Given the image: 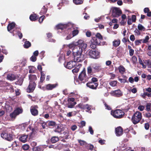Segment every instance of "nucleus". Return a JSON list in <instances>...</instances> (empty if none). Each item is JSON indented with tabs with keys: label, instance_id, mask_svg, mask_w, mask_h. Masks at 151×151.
<instances>
[{
	"label": "nucleus",
	"instance_id": "nucleus-41",
	"mask_svg": "<svg viewBox=\"0 0 151 151\" xmlns=\"http://www.w3.org/2000/svg\"><path fill=\"white\" fill-rule=\"evenodd\" d=\"M76 104V102H73L71 103H69L67 105V107L70 108H73Z\"/></svg>",
	"mask_w": 151,
	"mask_h": 151
},
{
	"label": "nucleus",
	"instance_id": "nucleus-62",
	"mask_svg": "<svg viewBox=\"0 0 151 151\" xmlns=\"http://www.w3.org/2000/svg\"><path fill=\"white\" fill-rule=\"evenodd\" d=\"M86 109H87V111H88L90 110L91 109V106L88 104H86Z\"/></svg>",
	"mask_w": 151,
	"mask_h": 151
},
{
	"label": "nucleus",
	"instance_id": "nucleus-27",
	"mask_svg": "<svg viewBox=\"0 0 151 151\" xmlns=\"http://www.w3.org/2000/svg\"><path fill=\"white\" fill-rule=\"evenodd\" d=\"M14 111L17 116L22 112L23 110L22 109L18 107L15 109Z\"/></svg>",
	"mask_w": 151,
	"mask_h": 151
},
{
	"label": "nucleus",
	"instance_id": "nucleus-58",
	"mask_svg": "<svg viewBox=\"0 0 151 151\" xmlns=\"http://www.w3.org/2000/svg\"><path fill=\"white\" fill-rule=\"evenodd\" d=\"M44 17L45 16L44 15L40 17L39 19V22L40 23H41L42 22Z\"/></svg>",
	"mask_w": 151,
	"mask_h": 151
},
{
	"label": "nucleus",
	"instance_id": "nucleus-54",
	"mask_svg": "<svg viewBox=\"0 0 151 151\" xmlns=\"http://www.w3.org/2000/svg\"><path fill=\"white\" fill-rule=\"evenodd\" d=\"M91 81V82L93 83H98L97 81H98V80L97 78L95 77H93L92 78Z\"/></svg>",
	"mask_w": 151,
	"mask_h": 151
},
{
	"label": "nucleus",
	"instance_id": "nucleus-53",
	"mask_svg": "<svg viewBox=\"0 0 151 151\" xmlns=\"http://www.w3.org/2000/svg\"><path fill=\"white\" fill-rule=\"evenodd\" d=\"M30 60L32 62H35L37 60L36 57L34 55H32L31 56V57L30 58Z\"/></svg>",
	"mask_w": 151,
	"mask_h": 151
},
{
	"label": "nucleus",
	"instance_id": "nucleus-21",
	"mask_svg": "<svg viewBox=\"0 0 151 151\" xmlns=\"http://www.w3.org/2000/svg\"><path fill=\"white\" fill-rule=\"evenodd\" d=\"M7 78L8 80L13 81L15 80L17 78V76L12 74L9 73L7 75Z\"/></svg>",
	"mask_w": 151,
	"mask_h": 151
},
{
	"label": "nucleus",
	"instance_id": "nucleus-49",
	"mask_svg": "<svg viewBox=\"0 0 151 151\" xmlns=\"http://www.w3.org/2000/svg\"><path fill=\"white\" fill-rule=\"evenodd\" d=\"M12 146L13 147H19V143L17 142L16 141H15L13 142L12 145Z\"/></svg>",
	"mask_w": 151,
	"mask_h": 151
},
{
	"label": "nucleus",
	"instance_id": "nucleus-46",
	"mask_svg": "<svg viewBox=\"0 0 151 151\" xmlns=\"http://www.w3.org/2000/svg\"><path fill=\"white\" fill-rule=\"evenodd\" d=\"M138 29L139 30H145V28L142 24H139L138 25Z\"/></svg>",
	"mask_w": 151,
	"mask_h": 151
},
{
	"label": "nucleus",
	"instance_id": "nucleus-10",
	"mask_svg": "<svg viewBox=\"0 0 151 151\" xmlns=\"http://www.w3.org/2000/svg\"><path fill=\"white\" fill-rule=\"evenodd\" d=\"M15 23L14 22H12L9 23L7 27V30L8 31L10 32L12 34L13 36H14L15 35V34L14 32V30H13L12 32H11L10 31H11L12 29H13L15 27Z\"/></svg>",
	"mask_w": 151,
	"mask_h": 151
},
{
	"label": "nucleus",
	"instance_id": "nucleus-36",
	"mask_svg": "<svg viewBox=\"0 0 151 151\" xmlns=\"http://www.w3.org/2000/svg\"><path fill=\"white\" fill-rule=\"evenodd\" d=\"M73 3L76 5L82 4L83 2V0H73Z\"/></svg>",
	"mask_w": 151,
	"mask_h": 151
},
{
	"label": "nucleus",
	"instance_id": "nucleus-20",
	"mask_svg": "<svg viewBox=\"0 0 151 151\" xmlns=\"http://www.w3.org/2000/svg\"><path fill=\"white\" fill-rule=\"evenodd\" d=\"M47 126L49 128H53L57 125L56 123L53 121H49L47 122Z\"/></svg>",
	"mask_w": 151,
	"mask_h": 151
},
{
	"label": "nucleus",
	"instance_id": "nucleus-19",
	"mask_svg": "<svg viewBox=\"0 0 151 151\" xmlns=\"http://www.w3.org/2000/svg\"><path fill=\"white\" fill-rule=\"evenodd\" d=\"M68 47L69 49H71L73 53L74 52V50L76 49V50H78V48H80L78 46L74 45L73 44H69L68 45Z\"/></svg>",
	"mask_w": 151,
	"mask_h": 151
},
{
	"label": "nucleus",
	"instance_id": "nucleus-33",
	"mask_svg": "<svg viewBox=\"0 0 151 151\" xmlns=\"http://www.w3.org/2000/svg\"><path fill=\"white\" fill-rule=\"evenodd\" d=\"M87 70L88 74H93L94 73L93 72V68L91 66H88L87 68Z\"/></svg>",
	"mask_w": 151,
	"mask_h": 151
},
{
	"label": "nucleus",
	"instance_id": "nucleus-13",
	"mask_svg": "<svg viewBox=\"0 0 151 151\" xmlns=\"http://www.w3.org/2000/svg\"><path fill=\"white\" fill-rule=\"evenodd\" d=\"M92 68H93V72L94 73L101 72L102 71L103 69L101 66L96 65H93L92 66Z\"/></svg>",
	"mask_w": 151,
	"mask_h": 151
},
{
	"label": "nucleus",
	"instance_id": "nucleus-44",
	"mask_svg": "<svg viewBox=\"0 0 151 151\" xmlns=\"http://www.w3.org/2000/svg\"><path fill=\"white\" fill-rule=\"evenodd\" d=\"M17 115L15 114V113L13 111L12 113H11L9 114L10 117L12 119H15Z\"/></svg>",
	"mask_w": 151,
	"mask_h": 151
},
{
	"label": "nucleus",
	"instance_id": "nucleus-35",
	"mask_svg": "<svg viewBox=\"0 0 151 151\" xmlns=\"http://www.w3.org/2000/svg\"><path fill=\"white\" fill-rule=\"evenodd\" d=\"M41 76L40 78V82L41 83H42L45 80V75L42 71L41 72Z\"/></svg>",
	"mask_w": 151,
	"mask_h": 151
},
{
	"label": "nucleus",
	"instance_id": "nucleus-11",
	"mask_svg": "<svg viewBox=\"0 0 151 151\" xmlns=\"http://www.w3.org/2000/svg\"><path fill=\"white\" fill-rule=\"evenodd\" d=\"M86 85L87 87L89 88L94 90L96 89L98 85V83H93L91 82H88L87 83Z\"/></svg>",
	"mask_w": 151,
	"mask_h": 151
},
{
	"label": "nucleus",
	"instance_id": "nucleus-47",
	"mask_svg": "<svg viewBox=\"0 0 151 151\" xmlns=\"http://www.w3.org/2000/svg\"><path fill=\"white\" fill-rule=\"evenodd\" d=\"M131 60L134 64H135L137 62V58L135 56H133Z\"/></svg>",
	"mask_w": 151,
	"mask_h": 151
},
{
	"label": "nucleus",
	"instance_id": "nucleus-61",
	"mask_svg": "<svg viewBox=\"0 0 151 151\" xmlns=\"http://www.w3.org/2000/svg\"><path fill=\"white\" fill-rule=\"evenodd\" d=\"M30 145L33 148L35 147L37 145V143L35 142H32L31 143Z\"/></svg>",
	"mask_w": 151,
	"mask_h": 151
},
{
	"label": "nucleus",
	"instance_id": "nucleus-16",
	"mask_svg": "<svg viewBox=\"0 0 151 151\" xmlns=\"http://www.w3.org/2000/svg\"><path fill=\"white\" fill-rule=\"evenodd\" d=\"M113 95L115 96L119 97L122 96V92L119 89L113 91L112 93Z\"/></svg>",
	"mask_w": 151,
	"mask_h": 151
},
{
	"label": "nucleus",
	"instance_id": "nucleus-3",
	"mask_svg": "<svg viewBox=\"0 0 151 151\" xmlns=\"http://www.w3.org/2000/svg\"><path fill=\"white\" fill-rule=\"evenodd\" d=\"M142 117V113L139 111H136L133 115L131 119V121L134 125L140 122Z\"/></svg>",
	"mask_w": 151,
	"mask_h": 151
},
{
	"label": "nucleus",
	"instance_id": "nucleus-1",
	"mask_svg": "<svg viewBox=\"0 0 151 151\" xmlns=\"http://www.w3.org/2000/svg\"><path fill=\"white\" fill-rule=\"evenodd\" d=\"M103 37L99 33H97L96 35V37H92V39L90 42V47L92 49L96 48V46L99 44L100 40H102Z\"/></svg>",
	"mask_w": 151,
	"mask_h": 151
},
{
	"label": "nucleus",
	"instance_id": "nucleus-25",
	"mask_svg": "<svg viewBox=\"0 0 151 151\" xmlns=\"http://www.w3.org/2000/svg\"><path fill=\"white\" fill-rule=\"evenodd\" d=\"M120 40L119 39L115 40L112 42L113 46L116 47H117L120 45Z\"/></svg>",
	"mask_w": 151,
	"mask_h": 151
},
{
	"label": "nucleus",
	"instance_id": "nucleus-39",
	"mask_svg": "<svg viewBox=\"0 0 151 151\" xmlns=\"http://www.w3.org/2000/svg\"><path fill=\"white\" fill-rule=\"evenodd\" d=\"M29 129L32 130V132L30 133V136H31V135H32V134H33L35 133V129H34L33 128H32V127L31 126H29V127H28L27 130V131H28V130Z\"/></svg>",
	"mask_w": 151,
	"mask_h": 151
},
{
	"label": "nucleus",
	"instance_id": "nucleus-32",
	"mask_svg": "<svg viewBox=\"0 0 151 151\" xmlns=\"http://www.w3.org/2000/svg\"><path fill=\"white\" fill-rule=\"evenodd\" d=\"M31 46V43L29 41H26L25 42L24 45V47L25 48H28Z\"/></svg>",
	"mask_w": 151,
	"mask_h": 151
},
{
	"label": "nucleus",
	"instance_id": "nucleus-2",
	"mask_svg": "<svg viewBox=\"0 0 151 151\" xmlns=\"http://www.w3.org/2000/svg\"><path fill=\"white\" fill-rule=\"evenodd\" d=\"M78 50L76 49L73 53L74 56V62H80L84 60V56L82 54V49L78 48Z\"/></svg>",
	"mask_w": 151,
	"mask_h": 151
},
{
	"label": "nucleus",
	"instance_id": "nucleus-24",
	"mask_svg": "<svg viewBox=\"0 0 151 151\" xmlns=\"http://www.w3.org/2000/svg\"><path fill=\"white\" fill-rule=\"evenodd\" d=\"M119 72L121 74H123L126 71L125 68L122 65H120L118 68Z\"/></svg>",
	"mask_w": 151,
	"mask_h": 151
},
{
	"label": "nucleus",
	"instance_id": "nucleus-17",
	"mask_svg": "<svg viewBox=\"0 0 151 151\" xmlns=\"http://www.w3.org/2000/svg\"><path fill=\"white\" fill-rule=\"evenodd\" d=\"M45 146L44 145H39L32 148L33 151H43L45 148Z\"/></svg>",
	"mask_w": 151,
	"mask_h": 151
},
{
	"label": "nucleus",
	"instance_id": "nucleus-45",
	"mask_svg": "<svg viewBox=\"0 0 151 151\" xmlns=\"http://www.w3.org/2000/svg\"><path fill=\"white\" fill-rule=\"evenodd\" d=\"M29 146L27 144H24L22 146L23 149L25 150H29Z\"/></svg>",
	"mask_w": 151,
	"mask_h": 151
},
{
	"label": "nucleus",
	"instance_id": "nucleus-5",
	"mask_svg": "<svg viewBox=\"0 0 151 151\" xmlns=\"http://www.w3.org/2000/svg\"><path fill=\"white\" fill-rule=\"evenodd\" d=\"M90 78L89 77H88L86 76L85 69H83L81 72L78 77L79 79L83 83L88 81Z\"/></svg>",
	"mask_w": 151,
	"mask_h": 151
},
{
	"label": "nucleus",
	"instance_id": "nucleus-6",
	"mask_svg": "<svg viewBox=\"0 0 151 151\" xmlns=\"http://www.w3.org/2000/svg\"><path fill=\"white\" fill-rule=\"evenodd\" d=\"M90 50L88 52L90 57L94 59H97L100 57V52L95 50V48L92 49Z\"/></svg>",
	"mask_w": 151,
	"mask_h": 151
},
{
	"label": "nucleus",
	"instance_id": "nucleus-28",
	"mask_svg": "<svg viewBox=\"0 0 151 151\" xmlns=\"http://www.w3.org/2000/svg\"><path fill=\"white\" fill-rule=\"evenodd\" d=\"M38 18V17H37V14H31L29 17V19L32 21H35Z\"/></svg>",
	"mask_w": 151,
	"mask_h": 151
},
{
	"label": "nucleus",
	"instance_id": "nucleus-43",
	"mask_svg": "<svg viewBox=\"0 0 151 151\" xmlns=\"http://www.w3.org/2000/svg\"><path fill=\"white\" fill-rule=\"evenodd\" d=\"M146 110L148 111H151V103H148L147 104L146 106Z\"/></svg>",
	"mask_w": 151,
	"mask_h": 151
},
{
	"label": "nucleus",
	"instance_id": "nucleus-51",
	"mask_svg": "<svg viewBox=\"0 0 151 151\" xmlns=\"http://www.w3.org/2000/svg\"><path fill=\"white\" fill-rule=\"evenodd\" d=\"M149 37V36L147 35L145 37V39L143 40V43H147L148 41Z\"/></svg>",
	"mask_w": 151,
	"mask_h": 151
},
{
	"label": "nucleus",
	"instance_id": "nucleus-37",
	"mask_svg": "<svg viewBox=\"0 0 151 151\" xmlns=\"http://www.w3.org/2000/svg\"><path fill=\"white\" fill-rule=\"evenodd\" d=\"M87 44L84 42L80 46H78V47L82 48V50L83 49L86 50V49L87 48Z\"/></svg>",
	"mask_w": 151,
	"mask_h": 151
},
{
	"label": "nucleus",
	"instance_id": "nucleus-56",
	"mask_svg": "<svg viewBox=\"0 0 151 151\" xmlns=\"http://www.w3.org/2000/svg\"><path fill=\"white\" fill-rule=\"evenodd\" d=\"M78 142L80 143V144L81 146H83V145H84L85 144V143H86L85 141L81 140H79L78 139Z\"/></svg>",
	"mask_w": 151,
	"mask_h": 151
},
{
	"label": "nucleus",
	"instance_id": "nucleus-7",
	"mask_svg": "<svg viewBox=\"0 0 151 151\" xmlns=\"http://www.w3.org/2000/svg\"><path fill=\"white\" fill-rule=\"evenodd\" d=\"M1 136L3 139L8 141H11L13 139L12 135L5 131L3 132L1 134Z\"/></svg>",
	"mask_w": 151,
	"mask_h": 151
},
{
	"label": "nucleus",
	"instance_id": "nucleus-23",
	"mask_svg": "<svg viewBox=\"0 0 151 151\" xmlns=\"http://www.w3.org/2000/svg\"><path fill=\"white\" fill-rule=\"evenodd\" d=\"M28 137V135L24 134L21 136L19 139L21 141L24 143L27 141Z\"/></svg>",
	"mask_w": 151,
	"mask_h": 151
},
{
	"label": "nucleus",
	"instance_id": "nucleus-59",
	"mask_svg": "<svg viewBox=\"0 0 151 151\" xmlns=\"http://www.w3.org/2000/svg\"><path fill=\"white\" fill-rule=\"evenodd\" d=\"M88 131L92 135L93 134L94 132L91 126H89Z\"/></svg>",
	"mask_w": 151,
	"mask_h": 151
},
{
	"label": "nucleus",
	"instance_id": "nucleus-60",
	"mask_svg": "<svg viewBox=\"0 0 151 151\" xmlns=\"http://www.w3.org/2000/svg\"><path fill=\"white\" fill-rule=\"evenodd\" d=\"M86 35L88 37H90L91 36V32L90 31H87L86 32Z\"/></svg>",
	"mask_w": 151,
	"mask_h": 151
},
{
	"label": "nucleus",
	"instance_id": "nucleus-40",
	"mask_svg": "<svg viewBox=\"0 0 151 151\" xmlns=\"http://www.w3.org/2000/svg\"><path fill=\"white\" fill-rule=\"evenodd\" d=\"M117 82L116 81H111L109 83V84L111 86L114 87L116 86Z\"/></svg>",
	"mask_w": 151,
	"mask_h": 151
},
{
	"label": "nucleus",
	"instance_id": "nucleus-57",
	"mask_svg": "<svg viewBox=\"0 0 151 151\" xmlns=\"http://www.w3.org/2000/svg\"><path fill=\"white\" fill-rule=\"evenodd\" d=\"M139 62L140 64L141 65H142V66L144 68H145L146 66L144 67L145 65L144 64L143 62L142 61V59L140 58H139Z\"/></svg>",
	"mask_w": 151,
	"mask_h": 151
},
{
	"label": "nucleus",
	"instance_id": "nucleus-26",
	"mask_svg": "<svg viewBox=\"0 0 151 151\" xmlns=\"http://www.w3.org/2000/svg\"><path fill=\"white\" fill-rule=\"evenodd\" d=\"M29 79L30 80L29 81L35 82V81L37 80V77L36 75L30 74L29 76Z\"/></svg>",
	"mask_w": 151,
	"mask_h": 151
},
{
	"label": "nucleus",
	"instance_id": "nucleus-42",
	"mask_svg": "<svg viewBox=\"0 0 151 151\" xmlns=\"http://www.w3.org/2000/svg\"><path fill=\"white\" fill-rule=\"evenodd\" d=\"M62 128H61V127L58 126L55 129L54 132L58 133H60L62 131Z\"/></svg>",
	"mask_w": 151,
	"mask_h": 151
},
{
	"label": "nucleus",
	"instance_id": "nucleus-52",
	"mask_svg": "<svg viewBox=\"0 0 151 151\" xmlns=\"http://www.w3.org/2000/svg\"><path fill=\"white\" fill-rule=\"evenodd\" d=\"M17 34L18 35L20 39H21L23 36L22 33L19 30L17 31Z\"/></svg>",
	"mask_w": 151,
	"mask_h": 151
},
{
	"label": "nucleus",
	"instance_id": "nucleus-29",
	"mask_svg": "<svg viewBox=\"0 0 151 151\" xmlns=\"http://www.w3.org/2000/svg\"><path fill=\"white\" fill-rule=\"evenodd\" d=\"M59 140L58 137L53 136L51 139L50 141L52 143H54L58 142Z\"/></svg>",
	"mask_w": 151,
	"mask_h": 151
},
{
	"label": "nucleus",
	"instance_id": "nucleus-14",
	"mask_svg": "<svg viewBox=\"0 0 151 151\" xmlns=\"http://www.w3.org/2000/svg\"><path fill=\"white\" fill-rule=\"evenodd\" d=\"M58 85L57 83L54 84H48L46 86V89L47 90H51L55 88Z\"/></svg>",
	"mask_w": 151,
	"mask_h": 151
},
{
	"label": "nucleus",
	"instance_id": "nucleus-15",
	"mask_svg": "<svg viewBox=\"0 0 151 151\" xmlns=\"http://www.w3.org/2000/svg\"><path fill=\"white\" fill-rule=\"evenodd\" d=\"M115 132L117 136H120L123 133V129L121 127H118L115 129Z\"/></svg>",
	"mask_w": 151,
	"mask_h": 151
},
{
	"label": "nucleus",
	"instance_id": "nucleus-50",
	"mask_svg": "<svg viewBox=\"0 0 151 151\" xmlns=\"http://www.w3.org/2000/svg\"><path fill=\"white\" fill-rule=\"evenodd\" d=\"M142 40H136L135 41V45H139L141 43V42L142 41Z\"/></svg>",
	"mask_w": 151,
	"mask_h": 151
},
{
	"label": "nucleus",
	"instance_id": "nucleus-55",
	"mask_svg": "<svg viewBox=\"0 0 151 151\" xmlns=\"http://www.w3.org/2000/svg\"><path fill=\"white\" fill-rule=\"evenodd\" d=\"M41 124H42V128L43 129H45L46 126H48L47 122H43L41 123Z\"/></svg>",
	"mask_w": 151,
	"mask_h": 151
},
{
	"label": "nucleus",
	"instance_id": "nucleus-30",
	"mask_svg": "<svg viewBox=\"0 0 151 151\" xmlns=\"http://www.w3.org/2000/svg\"><path fill=\"white\" fill-rule=\"evenodd\" d=\"M47 10V8L45 6H44L42 8L40 12L41 14H45Z\"/></svg>",
	"mask_w": 151,
	"mask_h": 151
},
{
	"label": "nucleus",
	"instance_id": "nucleus-9",
	"mask_svg": "<svg viewBox=\"0 0 151 151\" xmlns=\"http://www.w3.org/2000/svg\"><path fill=\"white\" fill-rule=\"evenodd\" d=\"M36 86V84L35 82L29 81L28 86L27 88V91L28 93L32 92Z\"/></svg>",
	"mask_w": 151,
	"mask_h": 151
},
{
	"label": "nucleus",
	"instance_id": "nucleus-38",
	"mask_svg": "<svg viewBox=\"0 0 151 151\" xmlns=\"http://www.w3.org/2000/svg\"><path fill=\"white\" fill-rule=\"evenodd\" d=\"M77 106L81 109H86V104L84 105L80 103Z\"/></svg>",
	"mask_w": 151,
	"mask_h": 151
},
{
	"label": "nucleus",
	"instance_id": "nucleus-22",
	"mask_svg": "<svg viewBox=\"0 0 151 151\" xmlns=\"http://www.w3.org/2000/svg\"><path fill=\"white\" fill-rule=\"evenodd\" d=\"M68 26L67 24H59L56 26V29H60L62 30L65 29H66Z\"/></svg>",
	"mask_w": 151,
	"mask_h": 151
},
{
	"label": "nucleus",
	"instance_id": "nucleus-34",
	"mask_svg": "<svg viewBox=\"0 0 151 151\" xmlns=\"http://www.w3.org/2000/svg\"><path fill=\"white\" fill-rule=\"evenodd\" d=\"M77 113L76 111H72L68 113L66 115V116L68 117H70L72 116L75 115Z\"/></svg>",
	"mask_w": 151,
	"mask_h": 151
},
{
	"label": "nucleus",
	"instance_id": "nucleus-18",
	"mask_svg": "<svg viewBox=\"0 0 151 151\" xmlns=\"http://www.w3.org/2000/svg\"><path fill=\"white\" fill-rule=\"evenodd\" d=\"M73 61H70L68 62L66 65H65V64H64V65L66 68L71 69L75 66V65L73 64Z\"/></svg>",
	"mask_w": 151,
	"mask_h": 151
},
{
	"label": "nucleus",
	"instance_id": "nucleus-64",
	"mask_svg": "<svg viewBox=\"0 0 151 151\" xmlns=\"http://www.w3.org/2000/svg\"><path fill=\"white\" fill-rule=\"evenodd\" d=\"M126 21H125V19H122L120 22V24L121 25L124 26L126 24Z\"/></svg>",
	"mask_w": 151,
	"mask_h": 151
},
{
	"label": "nucleus",
	"instance_id": "nucleus-31",
	"mask_svg": "<svg viewBox=\"0 0 151 151\" xmlns=\"http://www.w3.org/2000/svg\"><path fill=\"white\" fill-rule=\"evenodd\" d=\"M9 83L5 81H0V87L7 86Z\"/></svg>",
	"mask_w": 151,
	"mask_h": 151
},
{
	"label": "nucleus",
	"instance_id": "nucleus-12",
	"mask_svg": "<svg viewBox=\"0 0 151 151\" xmlns=\"http://www.w3.org/2000/svg\"><path fill=\"white\" fill-rule=\"evenodd\" d=\"M38 106L36 105L34 106H32L30 109V111L32 115L36 116L38 114V111L36 108H38Z\"/></svg>",
	"mask_w": 151,
	"mask_h": 151
},
{
	"label": "nucleus",
	"instance_id": "nucleus-48",
	"mask_svg": "<svg viewBox=\"0 0 151 151\" xmlns=\"http://www.w3.org/2000/svg\"><path fill=\"white\" fill-rule=\"evenodd\" d=\"M78 32L79 31L78 29H75L72 31V34L73 35V37H74L77 35L78 34Z\"/></svg>",
	"mask_w": 151,
	"mask_h": 151
},
{
	"label": "nucleus",
	"instance_id": "nucleus-4",
	"mask_svg": "<svg viewBox=\"0 0 151 151\" xmlns=\"http://www.w3.org/2000/svg\"><path fill=\"white\" fill-rule=\"evenodd\" d=\"M111 114L116 119L122 118L125 114L124 112L120 109H116L115 110H112Z\"/></svg>",
	"mask_w": 151,
	"mask_h": 151
},
{
	"label": "nucleus",
	"instance_id": "nucleus-63",
	"mask_svg": "<svg viewBox=\"0 0 151 151\" xmlns=\"http://www.w3.org/2000/svg\"><path fill=\"white\" fill-rule=\"evenodd\" d=\"M132 22H135L136 20V16L134 15H132Z\"/></svg>",
	"mask_w": 151,
	"mask_h": 151
},
{
	"label": "nucleus",
	"instance_id": "nucleus-8",
	"mask_svg": "<svg viewBox=\"0 0 151 151\" xmlns=\"http://www.w3.org/2000/svg\"><path fill=\"white\" fill-rule=\"evenodd\" d=\"M122 13L121 10L117 7L114 8L112 10V15L114 17H119Z\"/></svg>",
	"mask_w": 151,
	"mask_h": 151
}]
</instances>
